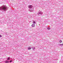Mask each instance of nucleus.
<instances>
[{"label": "nucleus", "mask_w": 63, "mask_h": 63, "mask_svg": "<svg viewBox=\"0 0 63 63\" xmlns=\"http://www.w3.org/2000/svg\"><path fill=\"white\" fill-rule=\"evenodd\" d=\"M6 9H7V7L5 6H3L1 8V9L3 10H6Z\"/></svg>", "instance_id": "obj_1"}, {"label": "nucleus", "mask_w": 63, "mask_h": 63, "mask_svg": "<svg viewBox=\"0 0 63 63\" xmlns=\"http://www.w3.org/2000/svg\"><path fill=\"white\" fill-rule=\"evenodd\" d=\"M32 27H34L35 26V24H33L32 25Z\"/></svg>", "instance_id": "obj_2"}, {"label": "nucleus", "mask_w": 63, "mask_h": 63, "mask_svg": "<svg viewBox=\"0 0 63 63\" xmlns=\"http://www.w3.org/2000/svg\"><path fill=\"white\" fill-rule=\"evenodd\" d=\"M29 8H32V5H30L29 6Z\"/></svg>", "instance_id": "obj_3"}, {"label": "nucleus", "mask_w": 63, "mask_h": 63, "mask_svg": "<svg viewBox=\"0 0 63 63\" xmlns=\"http://www.w3.org/2000/svg\"><path fill=\"white\" fill-rule=\"evenodd\" d=\"M31 49V47H29L28 48V49H29V50H30V49Z\"/></svg>", "instance_id": "obj_4"}, {"label": "nucleus", "mask_w": 63, "mask_h": 63, "mask_svg": "<svg viewBox=\"0 0 63 63\" xmlns=\"http://www.w3.org/2000/svg\"><path fill=\"white\" fill-rule=\"evenodd\" d=\"M62 40H60L59 41V42H60V43H62Z\"/></svg>", "instance_id": "obj_5"}, {"label": "nucleus", "mask_w": 63, "mask_h": 63, "mask_svg": "<svg viewBox=\"0 0 63 63\" xmlns=\"http://www.w3.org/2000/svg\"><path fill=\"white\" fill-rule=\"evenodd\" d=\"M33 23H34V24H35V23L36 22H35V21H34L33 22Z\"/></svg>", "instance_id": "obj_6"}, {"label": "nucleus", "mask_w": 63, "mask_h": 63, "mask_svg": "<svg viewBox=\"0 0 63 63\" xmlns=\"http://www.w3.org/2000/svg\"><path fill=\"white\" fill-rule=\"evenodd\" d=\"M47 29H48V30H50V28H47Z\"/></svg>", "instance_id": "obj_7"}, {"label": "nucleus", "mask_w": 63, "mask_h": 63, "mask_svg": "<svg viewBox=\"0 0 63 63\" xmlns=\"http://www.w3.org/2000/svg\"><path fill=\"white\" fill-rule=\"evenodd\" d=\"M5 62L6 63H9V62L8 61H7Z\"/></svg>", "instance_id": "obj_8"}, {"label": "nucleus", "mask_w": 63, "mask_h": 63, "mask_svg": "<svg viewBox=\"0 0 63 63\" xmlns=\"http://www.w3.org/2000/svg\"><path fill=\"white\" fill-rule=\"evenodd\" d=\"M12 62V61L11 60L10 61V62Z\"/></svg>", "instance_id": "obj_9"}, {"label": "nucleus", "mask_w": 63, "mask_h": 63, "mask_svg": "<svg viewBox=\"0 0 63 63\" xmlns=\"http://www.w3.org/2000/svg\"><path fill=\"white\" fill-rule=\"evenodd\" d=\"M2 37V35H0V37Z\"/></svg>", "instance_id": "obj_10"}, {"label": "nucleus", "mask_w": 63, "mask_h": 63, "mask_svg": "<svg viewBox=\"0 0 63 63\" xmlns=\"http://www.w3.org/2000/svg\"><path fill=\"white\" fill-rule=\"evenodd\" d=\"M10 59V58H8L7 59V60H9Z\"/></svg>", "instance_id": "obj_11"}]
</instances>
